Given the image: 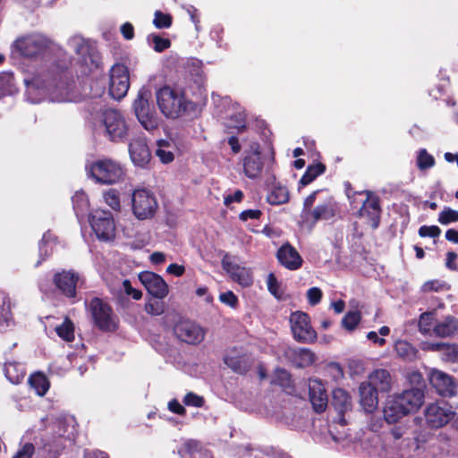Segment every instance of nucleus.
<instances>
[{
    "label": "nucleus",
    "mask_w": 458,
    "mask_h": 458,
    "mask_svg": "<svg viewBox=\"0 0 458 458\" xmlns=\"http://www.w3.org/2000/svg\"><path fill=\"white\" fill-rule=\"evenodd\" d=\"M435 321V313L434 312H424L420 316L419 319V330L421 334L427 335L433 333V327L436 322Z\"/></svg>",
    "instance_id": "obj_40"
},
{
    "label": "nucleus",
    "mask_w": 458,
    "mask_h": 458,
    "mask_svg": "<svg viewBox=\"0 0 458 458\" xmlns=\"http://www.w3.org/2000/svg\"><path fill=\"white\" fill-rule=\"evenodd\" d=\"M130 79L125 65L116 64L110 70L109 94L114 99L123 98L128 92Z\"/></svg>",
    "instance_id": "obj_12"
},
{
    "label": "nucleus",
    "mask_w": 458,
    "mask_h": 458,
    "mask_svg": "<svg viewBox=\"0 0 458 458\" xmlns=\"http://www.w3.org/2000/svg\"><path fill=\"white\" fill-rule=\"evenodd\" d=\"M34 451V445L30 443H26L13 458H31Z\"/></svg>",
    "instance_id": "obj_62"
},
{
    "label": "nucleus",
    "mask_w": 458,
    "mask_h": 458,
    "mask_svg": "<svg viewBox=\"0 0 458 458\" xmlns=\"http://www.w3.org/2000/svg\"><path fill=\"white\" fill-rule=\"evenodd\" d=\"M105 202L114 210H119L121 208L119 193L115 190H109L104 193Z\"/></svg>",
    "instance_id": "obj_52"
},
{
    "label": "nucleus",
    "mask_w": 458,
    "mask_h": 458,
    "mask_svg": "<svg viewBox=\"0 0 458 458\" xmlns=\"http://www.w3.org/2000/svg\"><path fill=\"white\" fill-rule=\"evenodd\" d=\"M243 198V192L240 190H237L233 194L226 195L224 199V203L225 206H229L233 202H241Z\"/></svg>",
    "instance_id": "obj_64"
},
{
    "label": "nucleus",
    "mask_w": 458,
    "mask_h": 458,
    "mask_svg": "<svg viewBox=\"0 0 458 458\" xmlns=\"http://www.w3.org/2000/svg\"><path fill=\"white\" fill-rule=\"evenodd\" d=\"M332 403L340 413H344L351 408V397L345 390L337 388L333 391Z\"/></svg>",
    "instance_id": "obj_34"
},
{
    "label": "nucleus",
    "mask_w": 458,
    "mask_h": 458,
    "mask_svg": "<svg viewBox=\"0 0 458 458\" xmlns=\"http://www.w3.org/2000/svg\"><path fill=\"white\" fill-rule=\"evenodd\" d=\"M13 323L12 303L7 293L0 291V327H9Z\"/></svg>",
    "instance_id": "obj_31"
},
{
    "label": "nucleus",
    "mask_w": 458,
    "mask_h": 458,
    "mask_svg": "<svg viewBox=\"0 0 458 458\" xmlns=\"http://www.w3.org/2000/svg\"><path fill=\"white\" fill-rule=\"evenodd\" d=\"M4 374L10 382L19 384L25 377L24 365L14 361L6 362Z\"/></svg>",
    "instance_id": "obj_32"
},
{
    "label": "nucleus",
    "mask_w": 458,
    "mask_h": 458,
    "mask_svg": "<svg viewBox=\"0 0 458 458\" xmlns=\"http://www.w3.org/2000/svg\"><path fill=\"white\" fill-rule=\"evenodd\" d=\"M73 209L77 216L87 210L89 206L88 197L83 191H77L72 198Z\"/></svg>",
    "instance_id": "obj_42"
},
{
    "label": "nucleus",
    "mask_w": 458,
    "mask_h": 458,
    "mask_svg": "<svg viewBox=\"0 0 458 458\" xmlns=\"http://www.w3.org/2000/svg\"><path fill=\"white\" fill-rule=\"evenodd\" d=\"M55 236L50 233L47 232L42 238V241L39 244V252L40 255L48 256L53 251V247L55 244Z\"/></svg>",
    "instance_id": "obj_46"
},
{
    "label": "nucleus",
    "mask_w": 458,
    "mask_h": 458,
    "mask_svg": "<svg viewBox=\"0 0 458 458\" xmlns=\"http://www.w3.org/2000/svg\"><path fill=\"white\" fill-rule=\"evenodd\" d=\"M122 287L127 295H131L134 300H140L142 297V293L131 286L130 280L125 279L123 281Z\"/></svg>",
    "instance_id": "obj_59"
},
{
    "label": "nucleus",
    "mask_w": 458,
    "mask_h": 458,
    "mask_svg": "<svg viewBox=\"0 0 458 458\" xmlns=\"http://www.w3.org/2000/svg\"><path fill=\"white\" fill-rule=\"evenodd\" d=\"M139 279L149 294L157 299H164L168 294V285L157 274L149 271L141 272Z\"/></svg>",
    "instance_id": "obj_16"
},
{
    "label": "nucleus",
    "mask_w": 458,
    "mask_h": 458,
    "mask_svg": "<svg viewBox=\"0 0 458 458\" xmlns=\"http://www.w3.org/2000/svg\"><path fill=\"white\" fill-rule=\"evenodd\" d=\"M80 280V276L72 271L57 273L54 277L56 287L68 298L76 296V287Z\"/></svg>",
    "instance_id": "obj_19"
},
{
    "label": "nucleus",
    "mask_w": 458,
    "mask_h": 458,
    "mask_svg": "<svg viewBox=\"0 0 458 458\" xmlns=\"http://www.w3.org/2000/svg\"><path fill=\"white\" fill-rule=\"evenodd\" d=\"M394 351L399 358L408 361L414 360L418 354L417 349L404 340L395 342Z\"/></svg>",
    "instance_id": "obj_33"
},
{
    "label": "nucleus",
    "mask_w": 458,
    "mask_h": 458,
    "mask_svg": "<svg viewBox=\"0 0 458 458\" xmlns=\"http://www.w3.org/2000/svg\"><path fill=\"white\" fill-rule=\"evenodd\" d=\"M13 76L10 72L0 73V98L13 92Z\"/></svg>",
    "instance_id": "obj_44"
},
{
    "label": "nucleus",
    "mask_w": 458,
    "mask_h": 458,
    "mask_svg": "<svg viewBox=\"0 0 458 458\" xmlns=\"http://www.w3.org/2000/svg\"><path fill=\"white\" fill-rule=\"evenodd\" d=\"M309 216L312 217L313 223H316L320 219H329L332 217L333 210L327 204L318 205L314 210L310 212Z\"/></svg>",
    "instance_id": "obj_45"
},
{
    "label": "nucleus",
    "mask_w": 458,
    "mask_h": 458,
    "mask_svg": "<svg viewBox=\"0 0 458 458\" xmlns=\"http://www.w3.org/2000/svg\"><path fill=\"white\" fill-rule=\"evenodd\" d=\"M183 403L187 406L201 407L204 404V399L202 396L191 392L184 396Z\"/></svg>",
    "instance_id": "obj_56"
},
{
    "label": "nucleus",
    "mask_w": 458,
    "mask_h": 458,
    "mask_svg": "<svg viewBox=\"0 0 458 458\" xmlns=\"http://www.w3.org/2000/svg\"><path fill=\"white\" fill-rule=\"evenodd\" d=\"M89 222L98 240L107 242L114 238L115 225L110 212L96 209L90 213Z\"/></svg>",
    "instance_id": "obj_7"
},
{
    "label": "nucleus",
    "mask_w": 458,
    "mask_h": 458,
    "mask_svg": "<svg viewBox=\"0 0 458 458\" xmlns=\"http://www.w3.org/2000/svg\"><path fill=\"white\" fill-rule=\"evenodd\" d=\"M131 161L138 166H144L150 158L148 148L141 140H135L129 145Z\"/></svg>",
    "instance_id": "obj_27"
},
{
    "label": "nucleus",
    "mask_w": 458,
    "mask_h": 458,
    "mask_svg": "<svg viewBox=\"0 0 458 458\" xmlns=\"http://www.w3.org/2000/svg\"><path fill=\"white\" fill-rule=\"evenodd\" d=\"M290 325L293 338L300 343L310 344L317 339L310 317L302 311H295L290 315Z\"/></svg>",
    "instance_id": "obj_8"
},
{
    "label": "nucleus",
    "mask_w": 458,
    "mask_h": 458,
    "mask_svg": "<svg viewBox=\"0 0 458 458\" xmlns=\"http://www.w3.org/2000/svg\"><path fill=\"white\" fill-rule=\"evenodd\" d=\"M267 199L271 205H280L288 201L289 193L285 187L276 186L271 190Z\"/></svg>",
    "instance_id": "obj_37"
},
{
    "label": "nucleus",
    "mask_w": 458,
    "mask_h": 458,
    "mask_svg": "<svg viewBox=\"0 0 458 458\" xmlns=\"http://www.w3.org/2000/svg\"><path fill=\"white\" fill-rule=\"evenodd\" d=\"M149 44L152 46L155 51L162 52L170 47V40L163 38L157 35L152 34L148 38Z\"/></svg>",
    "instance_id": "obj_50"
},
{
    "label": "nucleus",
    "mask_w": 458,
    "mask_h": 458,
    "mask_svg": "<svg viewBox=\"0 0 458 458\" xmlns=\"http://www.w3.org/2000/svg\"><path fill=\"white\" fill-rule=\"evenodd\" d=\"M225 363L237 373L242 374L247 371V364L242 357L227 354L225 357Z\"/></svg>",
    "instance_id": "obj_41"
},
{
    "label": "nucleus",
    "mask_w": 458,
    "mask_h": 458,
    "mask_svg": "<svg viewBox=\"0 0 458 458\" xmlns=\"http://www.w3.org/2000/svg\"><path fill=\"white\" fill-rule=\"evenodd\" d=\"M381 208L377 197L367 192V199L360 209V216L367 219L368 225L376 229L379 225Z\"/></svg>",
    "instance_id": "obj_18"
},
{
    "label": "nucleus",
    "mask_w": 458,
    "mask_h": 458,
    "mask_svg": "<svg viewBox=\"0 0 458 458\" xmlns=\"http://www.w3.org/2000/svg\"><path fill=\"white\" fill-rule=\"evenodd\" d=\"M360 403L366 412H372L377 406V390L367 382H362L359 387Z\"/></svg>",
    "instance_id": "obj_26"
},
{
    "label": "nucleus",
    "mask_w": 458,
    "mask_h": 458,
    "mask_svg": "<svg viewBox=\"0 0 458 458\" xmlns=\"http://www.w3.org/2000/svg\"><path fill=\"white\" fill-rule=\"evenodd\" d=\"M433 334L440 338H451L458 335V318L448 315L433 327Z\"/></svg>",
    "instance_id": "obj_25"
},
{
    "label": "nucleus",
    "mask_w": 458,
    "mask_h": 458,
    "mask_svg": "<svg viewBox=\"0 0 458 458\" xmlns=\"http://www.w3.org/2000/svg\"><path fill=\"white\" fill-rule=\"evenodd\" d=\"M261 216V211L259 209H247L242 211L239 215V218L242 221H247L249 219L250 220H257L259 219Z\"/></svg>",
    "instance_id": "obj_63"
},
{
    "label": "nucleus",
    "mask_w": 458,
    "mask_h": 458,
    "mask_svg": "<svg viewBox=\"0 0 458 458\" xmlns=\"http://www.w3.org/2000/svg\"><path fill=\"white\" fill-rule=\"evenodd\" d=\"M454 412L452 407L445 402L431 403L425 411L427 423L435 428L447 424L454 418Z\"/></svg>",
    "instance_id": "obj_14"
},
{
    "label": "nucleus",
    "mask_w": 458,
    "mask_h": 458,
    "mask_svg": "<svg viewBox=\"0 0 458 458\" xmlns=\"http://www.w3.org/2000/svg\"><path fill=\"white\" fill-rule=\"evenodd\" d=\"M395 441H401V448L417 450L420 444L426 442L427 435L418 432L417 429H408L403 427H396L391 432Z\"/></svg>",
    "instance_id": "obj_15"
},
{
    "label": "nucleus",
    "mask_w": 458,
    "mask_h": 458,
    "mask_svg": "<svg viewBox=\"0 0 458 458\" xmlns=\"http://www.w3.org/2000/svg\"><path fill=\"white\" fill-rule=\"evenodd\" d=\"M371 386L380 392H388L392 385V377L388 370L377 369L369 375V382Z\"/></svg>",
    "instance_id": "obj_28"
},
{
    "label": "nucleus",
    "mask_w": 458,
    "mask_h": 458,
    "mask_svg": "<svg viewBox=\"0 0 458 458\" xmlns=\"http://www.w3.org/2000/svg\"><path fill=\"white\" fill-rule=\"evenodd\" d=\"M406 414H408L407 411L399 403L395 396H392L386 401L384 408V417L388 423H395Z\"/></svg>",
    "instance_id": "obj_30"
},
{
    "label": "nucleus",
    "mask_w": 458,
    "mask_h": 458,
    "mask_svg": "<svg viewBox=\"0 0 458 458\" xmlns=\"http://www.w3.org/2000/svg\"><path fill=\"white\" fill-rule=\"evenodd\" d=\"M268 291L276 298H281L283 291L281 290L280 284L274 274H269L267 280Z\"/></svg>",
    "instance_id": "obj_54"
},
{
    "label": "nucleus",
    "mask_w": 458,
    "mask_h": 458,
    "mask_svg": "<svg viewBox=\"0 0 458 458\" xmlns=\"http://www.w3.org/2000/svg\"><path fill=\"white\" fill-rule=\"evenodd\" d=\"M88 174L98 183L115 184L123 180L124 170L120 163L111 158H99L86 165Z\"/></svg>",
    "instance_id": "obj_3"
},
{
    "label": "nucleus",
    "mask_w": 458,
    "mask_h": 458,
    "mask_svg": "<svg viewBox=\"0 0 458 458\" xmlns=\"http://www.w3.org/2000/svg\"><path fill=\"white\" fill-rule=\"evenodd\" d=\"M157 104L161 113L169 119H176L195 110V104L185 98L184 93L169 86L156 92Z\"/></svg>",
    "instance_id": "obj_2"
},
{
    "label": "nucleus",
    "mask_w": 458,
    "mask_h": 458,
    "mask_svg": "<svg viewBox=\"0 0 458 458\" xmlns=\"http://www.w3.org/2000/svg\"><path fill=\"white\" fill-rule=\"evenodd\" d=\"M458 221V211L454 210L450 208H445L439 213L438 222L441 225H448L450 223Z\"/></svg>",
    "instance_id": "obj_51"
},
{
    "label": "nucleus",
    "mask_w": 458,
    "mask_h": 458,
    "mask_svg": "<svg viewBox=\"0 0 458 458\" xmlns=\"http://www.w3.org/2000/svg\"><path fill=\"white\" fill-rule=\"evenodd\" d=\"M310 401L316 412H322L327 406V394L323 383L318 379L309 381Z\"/></svg>",
    "instance_id": "obj_21"
},
{
    "label": "nucleus",
    "mask_w": 458,
    "mask_h": 458,
    "mask_svg": "<svg viewBox=\"0 0 458 458\" xmlns=\"http://www.w3.org/2000/svg\"><path fill=\"white\" fill-rule=\"evenodd\" d=\"M131 205L133 215L139 220L152 218L157 208L156 197L149 190L145 188L133 191Z\"/></svg>",
    "instance_id": "obj_6"
},
{
    "label": "nucleus",
    "mask_w": 458,
    "mask_h": 458,
    "mask_svg": "<svg viewBox=\"0 0 458 458\" xmlns=\"http://www.w3.org/2000/svg\"><path fill=\"white\" fill-rule=\"evenodd\" d=\"M69 46L78 55V62L85 69L82 72L91 71L98 66L99 57L98 52L81 37H72L69 40Z\"/></svg>",
    "instance_id": "obj_10"
},
{
    "label": "nucleus",
    "mask_w": 458,
    "mask_h": 458,
    "mask_svg": "<svg viewBox=\"0 0 458 458\" xmlns=\"http://www.w3.org/2000/svg\"><path fill=\"white\" fill-rule=\"evenodd\" d=\"M55 331L58 336L66 342H72L74 339V327L68 318H65L64 322L55 327Z\"/></svg>",
    "instance_id": "obj_39"
},
{
    "label": "nucleus",
    "mask_w": 458,
    "mask_h": 458,
    "mask_svg": "<svg viewBox=\"0 0 458 458\" xmlns=\"http://www.w3.org/2000/svg\"><path fill=\"white\" fill-rule=\"evenodd\" d=\"M236 257L225 253L221 264L223 269L229 275L230 278L242 287H249L253 283V276L250 268L241 267Z\"/></svg>",
    "instance_id": "obj_11"
},
{
    "label": "nucleus",
    "mask_w": 458,
    "mask_h": 458,
    "mask_svg": "<svg viewBox=\"0 0 458 458\" xmlns=\"http://www.w3.org/2000/svg\"><path fill=\"white\" fill-rule=\"evenodd\" d=\"M429 382L437 392L442 396H453L456 393V386L454 378L448 374L432 369L429 374Z\"/></svg>",
    "instance_id": "obj_17"
},
{
    "label": "nucleus",
    "mask_w": 458,
    "mask_h": 458,
    "mask_svg": "<svg viewBox=\"0 0 458 458\" xmlns=\"http://www.w3.org/2000/svg\"><path fill=\"white\" fill-rule=\"evenodd\" d=\"M173 149L174 147L169 141L161 140L157 142L156 155L158 157L162 163L168 164L171 163L174 158Z\"/></svg>",
    "instance_id": "obj_36"
},
{
    "label": "nucleus",
    "mask_w": 458,
    "mask_h": 458,
    "mask_svg": "<svg viewBox=\"0 0 458 458\" xmlns=\"http://www.w3.org/2000/svg\"><path fill=\"white\" fill-rule=\"evenodd\" d=\"M395 397L407 413H411L416 411L422 405L424 393L420 388L413 387L403 391Z\"/></svg>",
    "instance_id": "obj_22"
},
{
    "label": "nucleus",
    "mask_w": 458,
    "mask_h": 458,
    "mask_svg": "<svg viewBox=\"0 0 458 458\" xmlns=\"http://www.w3.org/2000/svg\"><path fill=\"white\" fill-rule=\"evenodd\" d=\"M29 384L35 390L36 394L40 396L44 395L49 388L47 378L44 374L39 372L32 374L30 377Z\"/></svg>",
    "instance_id": "obj_35"
},
{
    "label": "nucleus",
    "mask_w": 458,
    "mask_h": 458,
    "mask_svg": "<svg viewBox=\"0 0 458 458\" xmlns=\"http://www.w3.org/2000/svg\"><path fill=\"white\" fill-rule=\"evenodd\" d=\"M86 307L98 329L103 332H114L117 329L119 318L107 301L94 297L86 302Z\"/></svg>",
    "instance_id": "obj_4"
},
{
    "label": "nucleus",
    "mask_w": 458,
    "mask_h": 458,
    "mask_svg": "<svg viewBox=\"0 0 458 458\" xmlns=\"http://www.w3.org/2000/svg\"><path fill=\"white\" fill-rule=\"evenodd\" d=\"M50 41L41 34H30L16 40L15 47L19 53L27 58H35L45 55Z\"/></svg>",
    "instance_id": "obj_9"
},
{
    "label": "nucleus",
    "mask_w": 458,
    "mask_h": 458,
    "mask_svg": "<svg viewBox=\"0 0 458 458\" xmlns=\"http://www.w3.org/2000/svg\"><path fill=\"white\" fill-rule=\"evenodd\" d=\"M361 316L358 311H349L342 319V326L348 331H352L360 322Z\"/></svg>",
    "instance_id": "obj_47"
},
{
    "label": "nucleus",
    "mask_w": 458,
    "mask_h": 458,
    "mask_svg": "<svg viewBox=\"0 0 458 458\" xmlns=\"http://www.w3.org/2000/svg\"><path fill=\"white\" fill-rule=\"evenodd\" d=\"M182 458H213L210 452L195 440L186 441L179 450Z\"/></svg>",
    "instance_id": "obj_29"
},
{
    "label": "nucleus",
    "mask_w": 458,
    "mask_h": 458,
    "mask_svg": "<svg viewBox=\"0 0 458 458\" xmlns=\"http://www.w3.org/2000/svg\"><path fill=\"white\" fill-rule=\"evenodd\" d=\"M445 289H447L446 284L437 279L427 281L421 286V292L423 293L441 292Z\"/></svg>",
    "instance_id": "obj_53"
},
{
    "label": "nucleus",
    "mask_w": 458,
    "mask_h": 458,
    "mask_svg": "<svg viewBox=\"0 0 458 458\" xmlns=\"http://www.w3.org/2000/svg\"><path fill=\"white\" fill-rule=\"evenodd\" d=\"M325 171V165L318 163L312 165H310L305 174L300 180V183L302 186H306L311 182H313L318 175L322 174Z\"/></svg>",
    "instance_id": "obj_38"
},
{
    "label": "nucleus",
    "mask_w": 458,
    "mask_h": 458,
    "mask_svg": "<svg viewBox=\"0 0 458 458\" xmlns=\"http://www.w3.org/2000/svg\"><path fill=\"white\" fill-rule=\"evenodd\" d=\"M284 356L293 365L298 368L310 366L316 359L314 352L307 348L288 347L284 351Z\"/></svg>",
    "instance_id": "obj_23"
},
{
    "label": "nucleus",
    "mask_w": 458,
    "mask_h": 458,
    "mask_svg": "<svg viewBox=\"0 0 458 458\" xmlns=\"http://www.w3.org/2000/svg\"><path fill=\"white\" fill-rule=\"evenodd\" d=\"M150 98V90L142 88L133 102V110L138 121L148 131L157 129L159 125V117L154 106L149 103Z\"/></svg>",
    "instance_id": "obj_5"
},
{
    "label": "nucleus",
    "mask_w": 458,
    "mask_h": 458,
    "mask_svg": "<svg viewBox=\"0 0 458 458\" xmlns=\"http://www.w3.org/2000/svg\"><path fill=\"white\" fill-rule=\"evenodd\" d=\"M278 261L290 270H296L301 267L302 259L291 244H284L277 251Z\"/></svg>",
    "instance_id": "obj_24"
},
{
    "label": "nucleus",
    "mask_w": 458,
    "mask_h": 458,
    "mask_svg": "<svg viewBox=\"0 0 458 458\" xmlns=\"http://www.w3.org/2000/svg\"><path fill=\"white\" fill-rule=\"evenodd\" d=\"M153 24L157 29H167L172 24V17L167 13L156 11L154 14Z\"/></svg>",
    "instance_id": "obj_49"
},
{
    "label": "nucleus",
    "mask_w": 458,
    "mask_h": 458,
    "mask_svg": "<svg viewBox=\"0 0 458 458\" xmlns=\"http://www.w3.org/2000/svg\"><path fill=\"white\" fill-rule=\"evenodd\" d=\"M145 310L152 316L161 315L165 311V303L160 301H150L146 303Z\"/></svg>",
    "instance_id": "obj_55"
},
{
    "label": "nucleus",
    "mask_w": 458,
    "mask_h": 458,
    "mask_svg": "<svg viewBox=\"0 0 458 458\" xmlns=\"http://www.w3.org/2000/svg\"><path fill=\"white\" fill-rule=\"evenodd\" d=\"M307 297H308V301L310 305H312V306L317 305L321 300L322 292L318 287H312L308 290Z\"/></svg>",
    "instance_id": "obj_60"
},
{
    "label": "nucleus",
    "mask_w": 458,
    "mask_h": 458,
    "mask_svg": "<svg viewBox=\"0 0 458 458\" xmlns=\"http://www.w3.org/2000/svg\"><path fill=\"white\" fill-rule=\"evenodd\" d=\"M245 114L243 112H239L236 114L231 116V123L229 125L238 130H242L245 128Z\"/></svg>",
    "instance_id": "obj_61"
},
{
    "label": "nucleus",
    "mask_w": 458,
    "mask_h": 458,
    "mask_svg": "<svg viewBox=\"0 0 458 458\" xmlns=\"http://www.w3.org/2000/svg\"><path fill=\"white\" fill-rule=\"evenodd\" d=\"M416 163L420 170H426L435 165V158L425 148H421L418 152Z\"/></svg>",
    "instance_id": "obj_43"
},
{
    "label": "nucleus",
    "mask_w": 458,
    "mask_h": 458,
    "mask_svg": "<svg viewBox=\"0 0 458 458\" xmlns=\"http://www.w3.org/2000/svg\"><path fill=\"white\" fill-rule=\"evenodd\" d=\"M442 360L447 362L458 363V345L445 344L441 352Z\"/></svg>",
    "instance_id": "obj_48"
},
{
    "label": "nucleus",
    "mask_w": 458,
    "mask_h": 458,
    "mask_svg": "<svg viewBox=\"0 0 458 458\" xmlns=\"http://www.w3.org/2000/svg\"><path fill=\"white\" fill-rule=\"evenodd\" d=\"M175 336L188 344H199L205 338V330L197 323L191 320H180L174 327Z\"/></svg>",
    "instance_id": "obj_13"
},
{
    "label": "nucleus",
    "mask_w": 458,
    "mask_h": 458,
    "mask_svg": "<svg viewBox=\"0 0 458 458\" xmlns=\"http://www.w3.org/2000/svg\"><path fill=\"white\" fill-rule=\"evenodd\" d=\"M71 62L68 60L56 63L47 60L44 64L27 74L24 79L28 98L38 103L45 97L55 102H80L85 98H95L98 108L92 106L90 114L93 118L104 125L106 133L112 141H122L128 133V126L123 114L114 109H103L100 99L105 94V88L98 81L90 85L89 92L83 86L78 87L73 76L68 72Z\"/></svg>",
    "instance_id": "obj_1"
},
{
    "label": "nucleus",
    "mask_w": 458,
    "mask_h": 458,
    "mask_svg": "<svg viewBox=\"0 0 458 458\" xmlns=\"http://www.w3.org/2000/svg\"><path fill=\"white\" fill-rule=\"evenodd\" d=\"M219 300L224 304L228 305L232 308H235L238 304V298L232 291H227L225 293H221L219 295Z\"/></svg>",
    "instance_id": "obj_58"
},
{
    "label": "nucleus",
    "mask_w": 458,
    "mask_h": 458,
    "mask_svg": "<svg viewBox=\"0 0 458 458\" xmlns=\"http://www.w3.org/2000/svg\"><path fill=\"white\" fill-rule=\"evenodd\" d=\"M441 233V230L437 225H422L419 230V234L421 237H431L435 238L437 237Z\"/></svg>",
    "instance_id": "obj_57"
},
{
    "label": "nucleus",
    "mask_w": 458,
    "mask_h": 458,
    "mask_svg": "<svg viewBox=\"0 0 458 458\" xmlns=\"http://www.w3.org/2000/svg\"><path fill=\"white\" fill-rule=\"evenodd\" d=\"M263 163L260 157L259 145L253 143L250 145V150L243 159V171L247 177L254 179L259 175L262 171Z\"/></svg>",
    "instance_id": "obj_20"
}]
</instances>
